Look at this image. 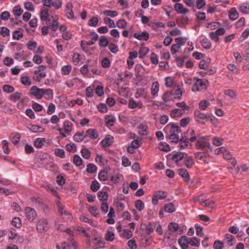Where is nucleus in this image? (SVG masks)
Segmentation results:
<instances>
[{
    "label": "nucleus",
    "instance_id": "obj_1",
    "mask_svg": "<svg viewBox=\"0 0 249 249\" xmlns=\"http://www.w3.org/2000/svg\"><path fill=\"white\" fill-rule=\"evenodd\" d=\"M196 140V136L194 129L188 130L184 132L180 139L179 138L178 142L180 149H185L189 145L192 146L191 142Z\"/></svg>",
    "mask_w": 249,
    "mask_h": 249
},
{
    "label": "nucleus",
    "instance_id": "obj_2",
    "mask_svg": "<svg viewBox=\"0 0 249 249\" xmlns=\"http://www.w3.org/2000/svg\"><path fill=\"white\" fill-rule=\"evenodd\" d=\"M165 131H169L168 138L171 142L178 143L179 140L178 133L181 132L180 129L178 125L174 124L167 125L164 129Z\"/></svg>",
    "mask_w": 249,
    "mask_h": 249
},
{
    "label": "nucleus",
    "instance_id": "obj_3",
    "mask_svg": "<svg viewBox=\"0 0 249 249\" xmlns=\"http://www.w3.org/2000/svg\"><path fill=\"white\" fill-rule=\"evenodd\" d=\"M195 79L196 80V81L193 85L192 89L193 91H199L207 89V85L209 83L207 80H202L198 78H195Z\"/></svg>",
    "mask_w": 249,
    "mask_h": 249
},
{
    "label": "nucleus",
    "instance_id": "obj_4",
    "mask_svg": "<svg viewBox=\"0 0 249 249\" xmlns=\"http://www.w3.org/2000/svg\"><path fill=\"white\" fill-rule=\"evenodd\" d=\"M208 137H203L200 138L196 144V148L197 149L205 150L208 149L209 151H212V146L210 143L208 142V140L206 139Z\"/></svg>",
    "mask_w": 249,
    "mask_h": 249
},
{
    "label": "nucleus",
    "instance_id": "obj_5",
    "mask_svg": "<svg viewBox=\"0 0 249 249\" xmlns=\"http://www.w3.org/2000/svg\"><path fill=\"white\" fill-rule=\"evenodd\" d=\"M195 120L197 123L204 124L205 121L210 118L211 116L209 113H203L199 110L196 109L194 112Z\"/></svg>",
    "mask_w": 249,
    "mask_h": 249
},
{
    "label": "nucleus",
    "instance_id": "obj_6",
    "mask_svg": "<svg viewBox=\"0 0 249 249\" xmlns=\"http://www.w3.org/2000/svg\"><path fill=\"white\" fill-rule=\"evenodd\" d=\"M43 4L45 6L58 10L62 7L63 2L62 0H43Z\"/></svg>",
    "mask_w": 249,
    "mask_h": 249
},
{
    "label": "nucleus",
    "instance_id": "obj_7",
    "mask_svg": "<svg viewBox=\"0 0 249 249\" xmlns=\"http://www.w3.org/2000/svg\"><path fill=\"white\" fill-rule=\"evenodd\" d=\"M36 230L38 232L42 233L48 230V223L46 219L39 220L36 224Z\"/></svg>",
    "mask_w": 249,
    "mask_h": 249
},
{
    "label": "nucleus",
    "instance_id": "obj_8",
    "mask_svg": "<svg viewBox=\"0 0 249 249\" xmlns=\"http://www.w3.org/2000/svg\"><path fill=\"white\" fill-rule=\"evenodd\" d=\"M25 216L30 222H33L36 217L35 210L30 207H26L25 210Z\"/></svg>",
    "mask_w": 249,
    "mask_h": 249
},
{
    "label": "nucleus",
    "instance_id": "obj_9",
    "mask_svg": "<svg viewBox=\"0 0 249 249\" xmlns=\"http://www.w3.org/2000/svg\"><path fill=\"white\" fill-rule=\"evenodd\" d=\"M42 91L43 89H39L36 86H33L30 91L31 95L36 97L38 99H40L42 98Z\"/></svg>",
    "mask_w": 249,
    "mask_h": 249
},
{
    "label": "nucleus",
    "instance_id": "obj_10",
    "mask_svg": "<svg viewBox=\"0 0 249 249\" xmlns=\"http://www.w3.org/2000/svg\"><path fill=\"white\" fill-rule=\"evenodd\" d=\"M73 5L71 2H69L66 4V16L70 19H74L75 16L72 10Z\"/></svg>",
    "mask_w": 249,
    "mask_h": 249
},
{
    "label": "nucleus",
    "instance_id": "obj_11",
    "mask_svg": "<svg viewBox=\"0 0 249 249\" xmlns=\"http://www.w3.org/2000/svg\"><path fill=\"white\" fill-rule=\"evenodd\" d=\"M190 237L186 235L182 236L178 240V243L181 249H188L189 248Z\"/></svg>",
    "mask_w": 249,
    "mask_h": 249
},
{
    "label": "nucleus",
    "instance_id": "obj_12",
    "mask_svg": "<svg viewBox=\"0 0 249 249\" xmlns=\"http://www.w3.org/2000/svg\"><path fill=\"white\" fill-rule=\"evenodd\" d=\"M240 12L244 14H249V2L246 1L239 4L237 6Z\"/></svg>",
    "mask_w": 249,
    "mask_h": 249
},
{
    "label": "nucleus",
    "instance_id": "obj_13",
    "mask_svg": "<svg viewBox=\"0 0 249 249\" xmlns=\"http://www.w3.org/2000/svg\"><path fill=\"white\" fill-rule=\"evenodd\" d=\"M114 140V137L111 135H107L101 142V144L103 147L110 146Z\"/></svg>",
    "mask_w": 249,
    "mask_h": 249
},
{
    "label": "nucleus",
    "instance_id": "obj_14",
    "mask_svg": "<svg viewBox=\"0 0 249 249\" xmlns=\"http://www.w3.org/2000/svg\"><path fill=\"white\" fill-rule=\"evenodd\" d=\"M174 8L178 14H186L188 12V10L184 8L183 4L180 3H176Z\"/></svg>",
    "mask_w": 249,
    "mask_h": 249
},
{
    "label": "nucleus",
    "instance_id": "obj_15",
    "mask_svg": "<svg viewBox=\"0 0 249 249\" xmlns=\"http://www.w3.org/2000/svg\"><path fill=\"white\" fill-rule=\"evenodd\" d=\"M85 137H88L91 139H95L98 137V132L94 129L89 128L85 133Z\"/></svg>",
    "mask_w": 249,
    "mask_h": 249
},
{
    "label": "nucleus",
    "instance_id": "obj_16",
    "mask_svg": "<svg viewBox=\"0 0 249 249\" xmlns=\"http://www.w3.org/2000/svg\"><path fill=\"white\" fill-rule=\"evenodd\" d=\"M53 90L50 89H43L42 97L46 100H51L53 98Z\"/></svg>",
    "mask_w": 249,
    "mask_h": 249
},
{
    "label": "nucleus",
    "instance_id": "obj_17",
    "mask_svg": "<svg viewBox=\"0 0 249 249\" xmlns=\"http://www.w3.org/2000/svg\"><path fill=\"white\" fill-rule=\"evenodd\" d=\"M134 37L140 40H147L149 38V34L145 31L142 32L141 34L135 33L134 34Z\"/></svg>",
    "mask_w": 249,
    "mask_h": 249
},
{
    "label": "nucleus",
    "instance_id": "obj_18",
    "mask_svg": "<svg viewBox=\"0 0 249 249\" xmlns=\"http://www.w3.org/2000/svg\"><path fill=\"white\" fill-rule=\"evenodd\" d=\"M52 23L50 27L53 31H56L58 29L59 25L58 17L57 15L52 16Z\"/></svg>",
    "mask_w": 249,
    "mask_h": 249
},
{
    "label": "nucleus",
    "instance_id": "obj_19",
    "mask_svg": "<svg viewBox=\"0 0 249 249\" xmlns=\"http://www.w3.org/2000/svg\"><path fill=\"white\" fill-rule=\"evenodd\" d=\"M178 173L185 182H188L190 180V176L187 171L184 168H180L178 169Z\"/></svg>",
    "mask_w": 249,
    "mask_h": 249
},
{
    "label": "nucleus",
    "instance_id": "obj_20",
    "mask_svg": "<svg viewBox=\"0 0 249 249\" xmlns=\"http://www.w3.org/2000/svg\"><path fill=\"white\" fill-rule=\"evenodd\" d=\"M229 18L231 20H235L239 17V13L235 7L231 9L229 13Z\"/></svg>",
    "mask_w": 249,
    "mask_h": 249
},
{
    "label": "nucleus",
    "instance_id": "obj_21",
    "mask_svg": "<svg viewBox=\"0 0 249 249\" xmlns=\"http://www.w3.org/2000/svg\"><path fill=\"white\" fill-rule=\"evenodd\" d=\"M93 243L94 244L93 248L94 249H98L104 247L103 242L101 238L100 237H95Z\"/></svg>",
    "mask_w": 249,
    "mask_h": 249
},
{
    "label": "nucleus",
    "instance_id": "obj_22",
    "mask_svg": "<svg viewBox=\"0 0 249 249\" xmlns=\"http://www.w3.org/2000/svg\"><path fill=\"white\" fill-rule=\"evenodd\" d=\"M163 210L166 213H172L175 212L176 208L172 203H168L165 204Z\"/></svg>",
    "mask_w": 249,
    "mask_h": 249
},
{
    "label": "nucleus",
    "instance_id": "obj_23",
    "mask_svg": "<svg viewBox=\"0 0 249 249\" xmlns=\"http://www.w3.org/2000/svg\"><path fill=\"white\" fill-rule=\"evenodd\" d=\"M159 84L157 82H154L151 87V94L154 97L158 96V93L159 91Z\"/></svg>",
    "mask_w": 249,
    "mask_h": 249
},
{
    "label": "nucleus",
    "instance_id": "obj_24",
    "mask_svg": "<svg viewBox=\"0 0 249 249\" xmlns=\"http://www.w3.org/2000/svg\"><path fill=\"white\" fill-rule=\"evenodd\" d=\"M187 155V154L185 153H182L181 152H178V153L174 154L172 156V159L175 161V162H178L179 161L182 160V159L184 157V155Z\"/></svg>",
    "mask_w": 249,
    "mask_h": 249
},
{
    "label": "nucleus",
    "instance_id": "obj_25",
    "mask_svg": "<svg viewBox=\"0 0 249 249\" xmlns=\"http://www.w3.org/2000/svg\"><path fill=\"white\" fill-rule=\"evenodd\" d=\"M73 140L76 142H81L84 140V139L86 138L85 137V133L84 132H77L75 133L73 137Z\"/></svg>",
    "mask_w": 249,
    "mask_h": 249
},
{
    "label": "nucleus",
    "instance_id": "obj_26",
    "mask_svg": "<svg viewBox=\"0 0 249 249\" xmlns=\"http://www.w3.org/2000/svg\"><path fill=\"white\" fill-rule=\"evenodd\" d=\"M28 128L33 133L43 132L45 131L44 128L37 125H31Z\"/></svg>",
    "mask_w": 249,
    "mask_h": 249
},
{
    "label": "nucleus",
    "instance_id": "obj_27",
    "mask_svg": "<svg viewBox=\"0 0 249 249\" xmlns=\"http://www.w3.org/2000/svg\"><path fill=\"white\" fill-rule=\"evenodd\" d=\"M192 247H199L200 246V240L196 237H190L189 244Z\"/></svg>",
    "mask_w": 249,
    "mask_h": 249
},
{
    "label": "nucleus",
    "instance_id": "obj_28",
    "mask_svg": "<svg viewBox=\"0 0 249 249\" xmlns=\"http://www.w3.org/2000/svg\"><path fill=\"white\" fill-rule=\"evenodd\" d=\"M185 112L183 109L179 108H176L173 109L171 112V117H179L181 116Z\"/></svg>",
    "mask_w": 249,
    "mask_h": 249
},
{
    "label": "nucleus",
    "instance_id": "obj_29",
    "mask_svg": "<svg viewBox=\"0 0 249 249\" xmlns=\"http://www.w3.org/2000/svg\"><path fill=\"white\" fill-rule=\"evenodd\" d=\"M45 141L46 140L45 138H37L35 141L34 145L37 148H40L43 146Z\"/></svg>",
    "mask_w": 249,
    "mask_h": 249
},
{
    "label": "nucleus",
    "instance_id": "obj_30",
    "mask_svg": "<svg viewBox=\"0 0 249 249\" xmlns=\"http://www.w3.org/2000/svg\"><path fill=\"white\" fill-rule=\"evenodd\" d=\"M57 206L58 208V211L61 214L68 216V218L69 219L71 218V215L67 211H66L64 209V208L62 205H61L59 203H58L57 204Z\"/></svg>",
    "mask_w": 249,
    "mask_h": 249
},
{
    "label": "nucleus",
    "instance_id": "obj_31",
    "mask_svg": "<svg viewBox=\"0 0 249 249\" xmlns=\"http://www.w3.org/2000/svg\"><path fill=\"white\" fill-rule=\"evenodd\" d=\"M225 238L227 240V244L229 246H232L235 243V239L233 235L227 233L225 235Z\"/></svg>",
    "mask_w": 249,
    "mask_h": 249
},
{
    "label": "nucleus",
    "instance_id": "obj_32",
    "mask_svg": "<svg viewBox=\"0 0 249 249\" xmlns=\"http://www.w3.org/2000/svg\"><path fill=\"white\" fill-rule=\"evenodd\" d=\"M40 18L42 21L46 20L49 18V11L47 9H43L40 11Z\"/></svg>",
    "mask_w": 249,
    "mask_h": 249
},
{
    "label": "nucleus",
    "instance_id": "obj_33",
    "mask_svg": "<svg viewBox=\"0 0 249 249\" xmlns=\"http://www.w3.org/2000/svg\"><path fill=\"white\" fill-rule=\"evenodd\" d=\"M103 14L107 17L114 18L118 16V14L116 11L105 10L103 12Z\"/></svg>",
    "mask_w": 249,
    "mask_h": 249
},
{
    "label": "nucleus",
    "instance_id": "obj_34",
    "mask_svg": "<svg viewBox=\"0 0 249 249\" xmlns=\"http://www.w3.org/2000/svg\"><path fill=\"white\" fill-rule=\"evenodd\" d=\"M73 162L76 166L79 167L82 165L83 160L78 155H75L73 157Z\"/></svg>",
    "mask_w": 249,
    "mask_h": 249
},
{
    "label": "nucleus",
    "instance_id": "obj_35",
    "mask_svg": "<svg viewBox=\"0 0 249 249\" xmlns=\"http://www.w3.org/2000/svg\"><path fill=\"white\" fill-rule=\"evenodd\" d=\"M202 46L206 49H210L212 45L210 41L206 37L204 38L201 41Z\"/></svg>",
    "mask_w": 249,
    "mask_h": 249
},
{
    "label": "nucleus",
    "instance_id": "obj_36",
    "mask_svg": "<svg viewBox=\"0 0 249 249\" xmlns=\"http://www.w3.org/2000/svg\"><path fill=\"white\" fill-rule=\"evenodd\" d=\"M195 162L192 157H188L186 160H184V164L188 168H191L194 165Z\"/></svg>",
    "mask_w": 249,
    "mask_h": 249
},
{
    "label": "nucleus",
    "instance_id": "obj_37",
    "mask_svg": "<svg viewBox=\"0 0 249 249\" xmlns=\"http://www.w3.org/2000/svg\"><path fill=\"white\" fill-rule=\"evenodd\" d=\"M23 12V10L21 8L19 5L15 6L13 10V14L17 17L20 16Z\"/></svg>",
    "mask_w": 249,
    "mask_h": 249
},
{
    "label": "nucleus",
    "instance_id": "obj_38",
    "mask_svg": "<svg viewBox=\"0 0 249 249\" xmlns=\"http://www.w3.org/2000/svg\"><path fill=\"white\" fill-rule=\"evenodd\" d=\"M114 237V233L111 231H107L105 235V239L107 241L112 242L113 241Z\"/></svg>",
    "mask_w": 249,
    "mask_h": 249
},
{
    "label": "nucleus",
    "instance_id": "obj_39",
    "mask_svg": "<svg viewBox=\"0 0 249 249\" xmlns=\"http://www.w3.org/2000/svg\"><path fill=\"white\" fill-rule=\"evenodd\" d=\"M86 171L89 173H94L97 171V167L94 164L89 163L87 165Z\"/></svg>",
    "mask_w": 249,
    "mask_h": 249
},
{
    "label": "nucleus",
    "instance_id": "obj_40",
    "mask_svg": "<svg viewBox=\"0 0 249 249\" xmlns=\"http://www.w3.org/2000/svg\"><path fill=\"white\" fill-rule=\"evenodd\" d=\"M90 61L88 60L87 62V63L82 66L80 69V72L83 74H87L89 71V67H90L92 65L89 64Z\"/></svg>",
    "mask_w": 249,
    "mask_h": 249
},
{
    "label": "nucleus",
    "instance_id": "obj_41",
    "mask_svg": "<svg viewBox=\"0 0 249 249\" xmlns=\"http://www.w3.org/2000/svg\"><path fill=\"white\" fill-rule=\"evenodd\" d=\"M98 197L100 201L106 200L108 197V193L107 192L99 191L98 193Z\"/></svg>",
    "mask_w": 249,
    "mask_h": 249
},
{
    "label": "nucleus",
    "instance_id": "obj_42",
    "mask_svg": "<svg viewBox=\"0 0 249 249\" xmlns=\"http://www.w3.org/2000/svg\"><path fill=\"white\" fill-rule=\"evenodd\" d=\"M108 44V41L105 36H102L99 39V45L100 47H106Z\"/></svg>",
    "mask_w": 249,
    "mask_h": 249
},
{
    "label": "nucleus",
    "instance_id": "obj_43",
    "mask_svg": "<svg viewBox=\"0 0 249 249\" xmlns=\"http://www.w3.org/2000/svg\"><path fill=\"white\" fill-rule=\"evenodd\" d=\"M79 219L81 221L88 223L91 226H94L93 220L88 218L85 214L81 215L79 217Z\"/></svg>",
    "mask_w": 249,
    "mask_h": 249
},
{
    "label": "nucleus",
    "instance_id": "obj_44",
    "mask_svg": "<svg viewBox=\"0 0 249 249\" xmlns=\"http://www.w3.org/2000/svg\"><path fill=\"white\" fill-rule=\"evenodd\" d=\"M11 141L14 144H17L19 142L20 136V135L18 133L16 134L15 135L12 134L10 136Z\"/></svg>",
    "mask_w": 249,
    "mask_h": 249
},
{
    "label": "nucleus",
    "instance_id": "obj_45",
    "mask_svg": "<svg viewBox=\"0 0 249 249\" xmlns=\"http://www.w3.org/2000/svg\"><path fill=\"white\" fill-rule=\"evenodd\" d=\"M21 95L22 93L21 92H16L10 95V99L14 102H16L20 99Z\"/></svg>",
    "mask_w": 249,
    "mask_h": 249
},
{
    "label": "nucleus",
    "instance_id": "obj_46",
    "mask_svg": "<svg viewBox=\"0 0 249 249\" xmlns=\"http://www.w3.org/2000/svg\"><path fill=\"white\" fill-rule=\"evenodd\" d=\"M82 156L86 159H89L90 157V153L89 150L86 148H82L81 150Z\"/></svg>",
    "mask_w": 249,
    "mask_h": 249
},
{
    "label": "nucleus",
    "instance_id": "obj_47",
    "mask_svg": "<svg viewBox=\"0 0 249 249\" xmlns=\"http://www.w3.org/2000/svg\"><path fill=\"white\" fill-rule=\"evenodd\" d=\"M12 225L16 228H20L22 225L20 219L17 217L14 218L12 221Z\"/></svg>",
    "mask_w": 249,
    "mask_h": 249
},
{
    "label": "nucleus",
    "instance_id": "obj_48",
    "mask_svg": "<svg viewBox=\"0 0 249 249\" xmlns=\"http://www.w3.org/2000/svg\"><path fill=\"white\" fill-rule=\"evenodd\" d=\"M151 26L155 30H158L160 28H163L165 27L164 24L160 22H154L151 24Z\"/></svg>",
    "mask_w": 249,
    "mask_h": 249
},
{
    "label": "nucleus",
    "instance_id": "obj_49",
    "mask_svg": "<svg viewBox=\"0 0 249 249\" xmlns=\"http://www.w3.org/2000/svg\"><path fill=\"white\" fill-rule=\"evenodd\" d=\"M210 105V103L207 100L201 101L199 104V108L200 110H204Z\"/></svg>",
    "mask_w": 249,
    "mask_h": 249
},
{
    "label": "nucleus",
    "instance_id": "obj_50",
    "mask_svg": "<svg viewBox=\"0 0 249 249\" xmlns=\"http://www.w3.org/2000/svg\"><path fill=\"white\" fill-rule=\"evenodd\" d=\"M98 18L96 17H93V18H92L89 20V21L88 22V25L89 26L95 27L98 24Z\"/></svg>",
    "mask_w": 249,
    "mask_h": 249
},
{
    "label": "nucleus",
    "instance_id": "obj_51",
    "mask_svg": "<svg viewBox=\"0 0 249 249\" xmlns=\"http://www.w3.org/2000/svg\"><path fill=\"white\" fill-rule=\"evenodd\" d=\"M71 71V67L70 65H66L62 67L61 73L63 75L69 74Z\"/></svg>",
    "mask_w": 249,
    "mask_h": 249
},
{
    "label": "nucleus",
    "instance_id": "obj_52",
    "mask_svg": "<svg viewBox=\"0 0 249 249\" xmlns=\"http://www.w3.org/2000/svg\"><path fill=\"white\" fill-rule=\"evenodd\" d=\"M224 93L226 95L230 97L232 99L235 98L236 96V94L235 92L232 89L225 90Z\"/></svg>",
    "mask_w": 249,
    "mask_h": 249
},
{
    "label": "nucleus",
    "instance_id": "obj_53",
    "mask_svg": "<svg viewBox=\"0 0 249 249\" xmlns=\"http://www.w3.org/2000/svg\"><path fill=\"white\" fill-rule=\"evenodd\" d=\"M98 178L100 180H107L108 178L107 172L104 170L101 171L98 174Z\"/></svg>",
    "mask_w": 249,
    "mask_h": 249
},
{
    "label": "nucleus",
    "instance_id": "obj_54",
    "mask_svg": "<svg viewBox=\"0 0 249 249\" xmlns=\"http://www.w3.org/2000/svg\"><path fill=\"white\" fill-rule=\"evenodd\" d=\"M168 227L169 230L173 232L177 231L179 229V226L178 224L175 222L170 223L169 224Z\"/></svg>",
    "mask_w": 249,
    "mask_h": 249
},
{
    "label": "nucleus",
    "instance_id": "obj_55",
    "mask_svg": "<svg viewBox=\"0 0 249 249\" xmlns=\"http://www.w3.org/2000/svg\"><path fill=\"white\" fill-rule=\"evenodd\" d=\"M135 204L136 209L140 212L142 211L144 208V204L141 200H136Z\"/></svg>",
    "mask_w": 249,
    "mask_h": 249
},
{
    "label": "nucleus",
    "instance_id": "obj_56",
    "mask_svg": "<svg viewBox=\"0 0 249 249\" xmlns=\"http://www.w3.org/2000/svg\"><path fill=\"white\" fill-rule=\"evenodd\" d=\"M116 26L118 27L119 28H124L126 27L127 25L126 21L124 19H121L118 20L116 22Z\"/></svg>",
    "mask_w": 249,
    "mask_h": 249
},
{
    "label": "nucleus",
    "instance_id": "obj_57",
    "mask_svg": "<svg viewBox=\"0 0 249 249\" xmlns=\"http://www.w3.org/2000/svg\"><path fill=\"white\" fill-rule=\"evenodd\" d=\"M57 130L63 137H65L71 131V129L59 128L57 129Z\"/></svg>",
    "mask_w": 249,
    "mask_h": 249
},
{
    "label": "nucleus",
    "instance_id": "obj_58",
    "mask_svg": "<svg viewBox=\"0 0 249 249\" xmlns=\"http://www.w3.org/2000/svg\"><path fill=\"white\" fill-rule=\"evenodd\" d=\"M100 188V184L99 182L96 180H93L90 185V189L93 192H96Z\"/></svg>",
    "mask_w": 249,
    "mask_h": 249
},
{
    "label": "nucleus",
    "instance_id": "obj_59",
    "mask_svg": "<svg viewBox=\"0 0 249 249\" xmlns=\"http://www.w3.org/2000/svg\"><path fill=\"white\" fill-rule=\"evenodd\" d=\"M0 34L3 37H6L10 36V30L5 27H1L0 28Z\"/></svg>",
    "mask_w": 249,
    "mask_h": 249
},
{
    "label": "nucleus",
    "instance_id": "obj_60",
    "mask_svg": "<svg viewBox=\"0 0 249 249\" xmlns=\"http://www.w3.org/2000/svg\"><path fill=\"white\" fill-rule=\"evenodd\" d=\"M20 82L23 85L25 86H29L31 84V81L30 79H29V77L26 76L21 77L20 79Z\"/></svg>",
    "mask_w": 249,
    "mask_h": 249
},
{
    "label": "nucleus",
    "instance_id": "obj_61",
    "mask_svg": "<svg viewBox=\"0 0 249 249\" xmlns=\"http://www.w3.org/2000/svg\"><path fill=\"white\" fill-rule=\"evenodd\" d=\"M182 93L180 89L178 88L174 92H171V95L174 96V98L177 99H180Z\"/></svg>",
    "mask_w": 249,
    "mask_h": 249
},
{
    "label": "nucleus",
    "instance_id": "obj_62",
    "mask_svg": "<svg viewBox=\"0 0 249 249\" xmlns=\"http://www.w3.org/2000/svg\"><path fill=\"white\" fill-rule=\"evenodd\" d=\"M3 90L4 92L10 93L14 91V88L10 85H5L3 87Z\"/></svg>",
    "mask_w": 249,
    "mask_h": 249
},
{
    "label": "nucleus",
    "instance_id": "obj_63",
    "mask_svg": "<svg viewBox=\"0 0 249 249\" xmlns=\"http://www.w3.org/2000/svg\"><path fill=\"white\" fill-rule=\"evenodd\" d=\"M224 140L223 139H220L217 137H214L213 138V144L216 146H219L222 144Z\"/></svg>",
    "mask_w": 249,
    "mask_h": 249
},
{
    "label": "nucleus",
    "instance_id": "obj_64",
    "mask_svg": "<svg viewBox=\"0 0 249 249\" xmlns=\"http://www.w3.org/2000/svg\"><path fill=\"white\" fill-rule=\"evenodd\" d=\"M24 7L26 10L30 11L33 12L35 10L34 5L31 2H25L24 3Z\"/></svg>",
    "mask_w": 249,
    "mask_h": 249
}]
</instances>
